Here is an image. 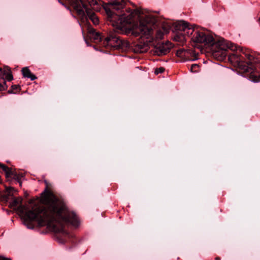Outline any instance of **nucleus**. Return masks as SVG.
Wrapping results in <instances>:
<instances>
[{
	"label": "nucleus",
	"instance_id": "f257e3e1",
	"mask_svg": "<svg viewBox=\"0 0 260 260\" xmlns=\"http://www.w3.org/2000/svg\"><path fill=\"white\" fill-rule=\"evenodd\" d=\"M41 202L44 206L35 204L30 200L28 205H22V199L20 197L14 198L10 203L12 208L18 207L21 213L25 212L26 219L37 221L40 225H47L54 232L63 230V224L69 222L75 226L79 225V219L74 213L70 212L63 201L56 197L52 192L45 190L42 193Z\"/></svg>",
	"mask_w": 260,
	"mask_h": 260
},
{
	"label": "nucleus",
	"instance_id": "f03ea898",
	"mask_svg": "<svg viewBox=\"0 0 260 260\" xmlns=\"http://www.w3.org/2000/svg\"><path fill=\"white\" fill-rule=\"evenodd\" d=\"M192 46L197 48L215 46L219 50L225 51L228 49L232 51H239L240 55L234 54L237 58L236 62L239 69L249 75L253 82L260 81V62L255 58L253 53L246 48H242L215 34H194L191 38Z\"/></svg>",
	"mask_w": 260,
	"mask_h": 260
},
{
	"label": "nucleus",
	"instance_id": "7ed1b4c3",
	"mask_svg": "<svg viewBox=\"0 0 260 260\" xmlns=\"http://www.w3.org/2000/svg\"><path fill=\"white\" fill-rule=\"evenodd\" d=\"M112 25L116 29L122 31H133V32H150L155 28L154 19L148 15H143L141 9L134 10L126 17L113 16Z\"/></svg>",
	"mask_w": 260,
	"mask_h": 260
},
{
	"label": "nucleus",
	"instance_id": "20e7f679",
	"mask_svg": "<svg viewBox=\"0 0 260 260\" xmlns=\"http://www.w3.org/2000/svg\"><path fill=\"white\" fill-rule=\"evenodd\" d=\"M135 37H139V44L138 47H140V52H143L147 50L150 46L154 47L155 52L159 55H164L168 53L173 47V44L167 41L163 43L161 40L164 38V34H133Z\"/></svg>",
	"mask_w": 260,
	"mask_h": 260
},
{
	"label": "nucleus",
	"instance_id": "39448f33",
	"mask_svg": "<svg viewBox=\"0 0 260 260\" xmlns=\"http://www.w3.org/2000/svg\"><path fill=\"white\" fill-rule=\"evenodd\" d=\"M187 29L188 30H192L196 32H201L205 31L204 28L200 27L194 24H190L188 22L184 20H179L174 22L173 24L172 29L171 31L173 32L176 31H184Z\"/></svg>",
	"mask_w": 260,
	"mask_h": 260
},
{
	"label": "nucleus",
	"instance_id": "423d86ee",
	"mask_svg": "<svg viewBox=\"0 0 260 260\" xmlns=\"http://www.w3.org/2000/svg\"><path fill=\"white\" fill-rule=\"evenodd\" d=\"M119 42H120V39L114 34H111L109 36L105 39L104 44L105 45L117 49L118 46H119Z\"/></svg>",
	"mask_w": 260,
	"mask_h": 260
},
{
	"label": "nucleus",
	"instance_id": "0eeeda50",
	"mask_svg": "<svg viewBox=\"0 0 260 260\" xmlns=\"http://www.w3.org/2000/svg\"><path fill=\"white\" fill-rule=\"evenodd\" d=\"M101 34H84L83 37L87 44L98 43L102 41Z\"/></svg>",
	"mask_w": 260,
	"mask_h": 260
},
{
	"label": "nucleus",
	"instance_id": "6e6552de",
	"mask_svg": "<svg viewBox=\"0 0 260 260\" xmlns=\"http://www.w3.org/2000/svg\"><path fill=\"white\" fill-rule=\"evenodd\" d=\"M172 38L174 41L178 42L180 45H183L186 42V37L184 34H174Z\"/></svg>",
	"mask_w": 260,
	"mask_h": 260
},
{
	"label": "nucleus",
	"instance_id": "1a4fd4ad",
	"mask_svg": "<svg viewBox=\"0 0 260 260\" xmlns=\"http://www.w3.org/2000/svg\"><path fill=\"white\" fill-rule=\"evenodd\" d=\"M86 13L88 17L92 21L94 24H98L99 22V20L96 14L89 8H87L85 10Z\"/></svg>",
	"mask_w": 260,
	"mask_h": 260
},
{
	"label": "nucleus",
	"instance_id": "9d476101",
	"mask_svg": "<svg viewBox=\"0 0 260 260\" xmlns=\"http://www.w3.org/2000/svg\"><path fill=\"white\" fill-rule=\"evenodd\" d=\"M21 72L24 78H29L31 81L37 79L36 76L31 73L30 70L27 67L22 68Z\"/></svg>",
	"mask_w": 260,
	"mask_h": 260
},
{
	"label": "nucleus",
	"instance_id": "9b49d317",
	"mask_svg": "<svg viewBox=\"0 0 260 260\" xmlns=\"http://www.w3.org/2000/svg\"><path fill=\"white\" fill-rule=\"evenodd\" d=\"M110 5L113 7V9L115 10H120L123 8L125 3L123 1H122L121 2L114 1L110 3Z\"/></svg>",
	"mask_w": 260,
	"mask_h": 260
},
{
	"label": "nucleus",
	"instance_id": "f8f14e48",
	"mask_svg": "<svg viewBox=\"0 0 260 260\" xmlns=\"http://www.w3.org/2000/svg\"><path fill=\"white\" fill-rule=\"evenodd\" d=\"M119 46L117 49H121L125 51L129 47V43L125 40L120 39V42H119Z\"/></svg>",
	"mask_w": 260,
	"mask_h": 260
},
{
	"label": "nucleus",
	"instance_id": "ddd939ff",
	"mask_svg": "<svg viewBox=\"0 0 260 260\" xmlns=\"http://www.w3.org/2000/svg\"><path fill=\"white\" fill-rule=\"evenodd\" d=\"M7 89L6 80L4 77L0 74V91L5 90Z\"/></svg>",
	"mask_w": 260,
	"mask_h": 260
},
{
	"label": "nucleus",
	"instance_id": "4468645a",
	"mask_svg": "<svg viewBox=\"0 0 260 260\" xmlns=\"http://www.w3.org/2000/svg\"><path fill=\"white\" fill-rule=\"evenodd\" d=\"M0 169L5 172L6 177H9L10 175L11 171L10 168L6 165L0 164Z\"/></svg>",
	"mask_w": 260,
	"mask_h": 260
},
{
	"label": "nucleus",
	"instance_id": "2eb2a0df",
	"mask_svg": "<svg viewBox=\"0 0 260 260\" xmlns=\"http://www.w3.org/2000/svg\"><path fill=\"white\" fill-rule=\"evenodd\" d=\"M199 69V66L197 64H193L191 66L190 71L191 72H197Z\"/></svg>",
	"mask_w": 260,
	"mask_h": 260
},
{
	"label": "nucleus",
	"instance_id": "dca6fc26",
	"mask_svg": "<svg viewBox=\"0 0 260 260\" xmlns=\"http://www.w3.org/2000/svg\"><path fill=\"white\" fill-rule=\"evenodd\" d=\"M164 71H165V68L163 67H160L158 68H156L155 70L154 73L156 75H157L158 74L163 73Z\"/></svg>",
	"mask_w": 260,
	"mask_h": 260
},
{
	"label": "nucleus",
	"instance_id": "f3484780",
	"mask_svg": "<svg viewBox=\"0 0 260 260\" xmlns=\"http://www.w3.org/2000/svg\"><path fill=\"white\" fill-rule=\"evenodd\" d=\"M5 78L8 81H11L13 79V76L11 74H7L5 76Z\"/></svg>",
	"mask_w": 260,
	"mask_h": 260
},
{
	"label": "nucleus",
	"instance_id": "a211bd4d",
	"mask_svg": "<svg viewBox=\"0 0 260 260\" xmlns=\"http://www.w3.org/2000/svg\"><path fill=\"white\" fill-rule=\"evenodd\" d=\"M12 88L13 90L17 91L20 89V86L17 85L12 86Z\"/></svg>",
	"mask_w": 260,
	"mask_h": 260
},
{
	"label": "nucleus",
	"instance_id": "6ab92c4d",
	"mask_svg": "<svg viewBox=\"0 0 260 260\" xmlns=\"http://www.w3.org/2000/svg\"><path fill=\"white\" fill-rule=\"evenodd\" d=\"M183 52V50H178L176 52V54L177 56H179L181 55V54L182 53V52Z\"/></svg>",
	"mask_w": 260,
	"mask_h": 260
},
{
	"label": "nucleus",
	"instance_id": "aec40b11",
	"mask_svg": "<svg viewBox=\"0 0 260 260\" xmlns=\"http://www.w3.org/2000/svg\"><path fill=\"white\" fill-rule=\"evenodd\" d=\"M0 260H11V259L10 258H6L5 257L0 256Z\"/></svg>",
	"mask_w": 260,
	"mask_h": 260
},
{
	"label": "nucleus",
	"instance_id": "412c9836",
	"mask_svg": "<svg viewBox=\"0 0 260 260\" xmlns=\"http://www.w3.org/2000/svg\"><path fill=\"white\" fill-rule=\"evenodd\" d=\"M7 189L8 191H9L10 192L11 190L13 189V187H9V188H7Z\"/></svg>",
	"mask_w": 260,
	"mask_h": 260
},
{
	"label": "nucleus",
	"instance_id": "4be33fe9",
	"mask_svg": "<svg viewBox=\"0 0 260 260\" xmlns=\"http://www.w3.org/2000/svg\"><path fill=\"white\" fill-rule=\"evenodd\" d=\"M215 259H216V260H220V257H216L215 258Z\"/></svg>",
	"mask_w": 260,
	"mask_h": 260
},
{
	"label": "nucleus",
	"instance_id": "5701e85b",
	"mask_svg": "<svg viewBox=\"0 0 260 260\" xmlns=\"http://www.w3.org/2000/svg\"><path fill=\"white\" fill-rule=\"evenodd\" d=\"M89 32L91 33V32H95L94 31H89Z\"/></svg>",
	"mask_w": 260,
	"mask_h": 260
},
{
	"label": "nucleus",
	"instance_id": "b1692460",
	"mask_svg": "<svg viewBox=\"0 0 260 260\" xmlns=\"http://www.w3.org/2000/svg\"><path fill=\"white\" fill-rule=\"evenodd\" d=\"M166 32H167L168 31H169V30H166Z\"/></svg>",
	"mask_w": 260,
	"mask_h": 260
},
{
	"label": "nucleus",
	"instance_id": "393cba45",
	"mask_svg": "<svg viewBox=\"0 0 260 260\" xmlns=\"http://www.w3.org/2000/svg\"><path fill=\"white\" fill-rule=\"evenodd\" d=\"M58 2H60H60L59 1V0H58Z\"/></svg>",
	"mask_w": 260,
	"mask_h": 260
}]
</instances>
